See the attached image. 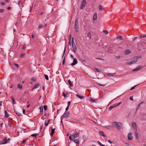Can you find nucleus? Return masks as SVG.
<instances>
[{"label":"nucleus","instance_id":"cd10ccee","mask_svg":"<svg viewBox=\"0 0 146 146\" xmlns=\"http://www.w3.org/2000/svg\"><path fill=\"white\" fill-rule=\"evenodd\" d=\"M117 38H119L120 40H122L123 39L122 37L119 35H117Z\"/></svg>","mask_w":146,"mask_h":146},{"label":"nucleus","instance_id":"bb28decb","mask_svg":"<svg viewBox=\"0 0 146 146\" xmlns=\"http://www.w3.org/2000/svg\"><path fill=\"white\" fill-rule=\"evenodd\" d=\"M99 133L100 135L105 136V135L104 134L103 132L102 131H100Z\"/></svg>","mask_w":146,"mask_h":146},{"label":"nucleus","instance_id":"dca6fc26","mask_svg":"<svg viewBox=\"0 0 146 146\" xmlns=\"http://www.w3.org/2000/svg\"><path fill=\"white\" fill-rule=\"evenodd\" d=\"M144 102H141L137 106V108L136 109V112H137V111L138 110V109H139V107L140 106H141V105L142 104H144Z\"/></svg>","mask_w":146,"mask_h":146},{"label":"nucleus","instance_id":"1a4fd4ad","mask_svg":"<svg viewBox=\"0 0 146 146\" xmlns=\"http://www.w3.org/2000/svg\"><path fill=\"white\" fill-rule=\"evenodd\" d=\"M90 100L92 103H97L98 102L97 99H94L92 98H90Z\"/></svg>","mask_w":146,"mask_h":146},{"label":"nucleus","instance_id":"13d9d810","mask_svg":"<svg viewBox=\"0 0 146 146\" xmlns=\"http://www.w3.org/2000/svg\"><path fill=\"white\" fill-rule=\"evenodd\" d=\"M12 102H13V104H16V102L15 101V99L14 100H12Z\"/></svg>","mask_w":146,"mask_h":146},{"label":"nucleus","instance_id":"58836bf2","mask_svg":"<svg viewBox=\"0 0 146 146\" xmlns=\"http://www.w3.org/2000/svg\"><path fill=\"white\" fill-rule=\"evenodd\" d=\"M44 111L46 110L47 109V106L46 105H44L43 106Z\"/></svg>","mask_w":146,"mask_h":146},{"label":"nucleus","instance_id":"864d4df0","mask_svg":"<svg viewBox=\"0 0 146 146\" xmlns=\"http://www.w3.org/2000/svg\"><path fill=\"white\" fill-rule=\"evenodd\" d=\"M26 48V45H25V44L23 46L22 49H23L24 50V49H25Z\"/></svg>","mask_w":146,"mask_h":146},{"label":"nucleus","instance_id":"680f3d73","mask_svg":"<svg viewBox=\"0 0 146 146\" xmlns=\"http://www.w3.org/2000/svg\"><path fill=\"white\" fill-rule=\"evenodd\" d=\"M31 80L32 82H35V81L36 80L34 78H33L31 79Z\"/></svg>","mask_w":146,"mask_h":146},{"label":"nucleus","instance_id":"052dcab7","mask_svg":"<svg viewBox=\"0 0 146 146\" xmlns=\"http://www.w3.org/2000/svg\"><path fill=\"white\" fill-rule=\"evenodd\" d=\"M1 4L3 5H5V3L3 2H1Z\"/></svg>","mask_w":146,"mask_h":146},{"label":"nucleus","instance_id":"c03bdc74","mask_svg":"<svg viewBox=\"0 0 146 146\" xmlns=\"http://www.w3.org/2000/svg\"><path fill=\"white\" fill-rule=\"evenodd\" d=\"M55 128H54V129L52 128V130H51V133H54V131H55Z\"/></svg>","mask_w":146,"mask_h":146},{"label":"nucleus","instance_id":"2f4dec72","mask_svg":"<svg viewBox=\"0 0 146 146\" xmlns=\"http://www.w3.org/2000/svg\"><path fill=\"white\" fill-rule=\"evenodd\" d=\"M87 36L89 38V39H90L91 38V35L90 33L89 32L87 34Z\"/></svg>","mask_w":146,"mask_h":146},{"label":"nucleus","instance_id":"bf43d9fd","mask_svg":"<svg viewBox=\"0 0 146 146\" xmlns=\"http://www.w3.org/2000/svg\"><path fill=\"white\" fill-rule=\"evenodd\" d=\"M8 125L10 127H11V123H10V122L9 121L8 123Z\"/></svg>","mask_w":146,"mask_h":146},{"label":"nucleus","instance_id":"c756f323","mask_svg":"<svg viewBox=\"0 0 146 146\" xmlns=\"http://www.w3.org/2000/svg\"><path fill=\"white\" fill-rule=\"evenodd\" d=\"M135 138L136 139H138V134L137 132H135Z\"/></svg>","mask_w":146,"mask_h":146},{"label":"nucleus","instance_id":"72a5a7b5","mask_svg":"<svg viewBox=\"0 0 146 146\" xmlns=\"http://www.w3.org/2000/svg\"><path fill=\"white\" fill-rule=\"evenodd\" d=\"M115 74H110V73H108V74H107V75L109 76H113Z\"/></svg>","mask_w":146,"mask_h":146},{"label":"nucleus","instance_id":"393cba45","mask_svg":"<svg viewBox=\"0 0 146 146\" xmlns=\"http://www.w3.org/2000/svg\"><path fill=\"white\" fill-rule=\"evenodd\" d=\"M74 142L77 144V145H79V141L78 140V139H75L74 140Z\"/></svg>","mask_w":146,"mask_h":146},{"label":"nucleus","instance_id":"7c9ffc66","mask_svg":"<svg viewBox=\"0 0 146 146\" xmlns=\"http://www.w3.org/2000/svg\"><path fill=\"white\" fill-rule=\"evenodd\" d=\"M39 108L40 109V113L42 112L43 110L42 107V106H40L39 107Z\"/></svg>","mask_w":146,"mask_h":146},{"label":"nucleus","instance_id":"f8f14e48","mask_svg":"<svg viewBox=\"0 0 146 146\" xmlns=\"http://www.w3.org/2000/svg\"><path fill=\"white\" fill-rule=\"evenodd\" d=\"M141 67V66H137L135 69L133 70V71L134 72L139 70Z\"/></svg>","mask_w":146,"mask_h":146},{"label":"nucleus","instance_id":"c85d7f7f","mask_svg":"<svg viewBox=\"0 0 146 146\" xmlns=\"http://www.w3.org/2000/svg\"><path fill=\"white\" fill-rule=\"evenodd\" d=\"M114 108V106H113V105H111L110 107L109 110V111H111L113 108Z\"/></svg>","mask_w":146,"mask_h":146},{"label":"nucleus","instance_id":"f704fd0d","mask_svg":"<svg viewBox=\"0 0 146 146\" xmlns=\"http://www.w3.org/2000/svg\"><path fill=\"white\" fill-rule=\"evenodd\" d=\"M97 143L98 144L100 145V146H105V145H103L99 141H97Z\"/></svg>","mask_w":146,"mask_h":146},{"label":"nucleus","instance_id":"2eb2a0df","mask_svg":"<svg viewBox=\"0 0 146 146\" xmlns=\"http://www.w3.org/2000/svg\"><path fill=\"white\" fill-rule=\"evenodd\" d=\"M50 120H45L44 122V125L45 126H47L48 125V123H49Z\"/></svg>","mask_w":146,"mask_h":146},{"label":"nucleus","instance_id":"774afa93","mask_svg":"<svg viewBox=\"0 0 146 146\" xmlns=\"http://www.w3.org/2000/svg\"><path fill=\"white\" fill-rule=\"evenodd\" d=\"M11 9V7H8L7 8V10H10Z\"/></svg>","mask_w":146,"mask_h":146},{"label":"nucleus","instance_id":"aec40b11","mask_svg":"<svg viewBox=\"0 0 146 146\" xmlns=\"http://www.w3.org/2000/svg\"><path fill=\"white\" fill-rule=\"evenodd\" d=\"M98 8L99 10L101 11H102L103 10V7L101 5H99L98 6Z\"/></svg>","mask_w":146,"mask_h":146},{"label":"nucleus","instance_id":"5fc2aeb1","mask_svg":"<svg viewBox=\"0 0 146 146\" xmlns=\"http://www.w3.org/2000/svg\"><path fill=\"white\" fill-rule=\"evenodd\" d=\"M27 139H25L23 140V141L22 142V143L23 144L25 143V142H26V141L27 140Z\"/></svg>","mask_w":146,"mask_h":146},{"label":"nucleus","instance_id":"9d476101","mask_svg":"<svg viewBox=\"0 0 146 146\" xmlns=\"http://www.w3.org/2000/svg\"><path fill=\"white\" fill-rule=\"evenodd\" d=\"M72 46V47L73 48L72 50V51L75 53L77 50L76 45L75 44H74Z\"/></svg>","mask_w":146,"mask_h":146},{"label":"nucleus","instance_id":"e2e57ef3","mask_svg":"<svg viewBox=\"0 0 146 146\" xmlns=\"http://www.w3.org/2000/svg\"><path fill=\"white\" fill-rule=\"evenodd\" d=\"M35 36V35L34 34H33L31 36L32 38H34Z\"/></svg>","mask_w":146,"mask_h":146},{"label":"nucleus","instance_id":"7ed1b4c3","mask_svg":"<svg viewBox=\"0 0 146 146\" xmlns=\"http://www.w3.org/2000/svg\"><path fill=\"white\" fill-rule=\"evenodd\" d=\"M10 138H9L7 140H6V141H5L4 139L1 140L0 141V143L1 144H5L7 143H9V141L10 140Z\"/></svg>","mask_w":146,"mask_h":146},{"label":"nucleus","instance_id":"9b49d317","mask_svg":"<svg viewBox=\"0 0 146 146\" xmlns=\"http://www.w3.org/2000/svg\"><path fill=\"white\" fill-rule=\"evenodd\" d=\"M132 126L133 128L136 131H137L136 124L135 122H133L132 123Z\"/></svg>","mask_w":146,"mask_h":146},{"label":"nucleus","instance_id":"8fccbe9b","mask_svg":"<svg viewBox=\"0 0 146 146\" xmlns=\"http://www.w3.org/2000/svg\"><path fill=\"white\" fill-rule=\"evenodd\" d=\"M146 36H145L144 35H142L140 36L139 38H142L143 37H145Z\"/></svg>","mask_w":146,"mask_h":146},{"label":"nucleus","instance_id":"a878e982","mask_svg":"<svg viewBox=\"0 0 146 146\" xmlns=\"http://www.w3.org/2000/svg\"><path fill=\"white\" fill-rule=\"evenodd\" d=\"M4 116L6 118L8 117L9 116V115L6 110L5 111V114Z\"/></svg>","mask_w":146,"mask_h":146},{"label":"nucleus","instance_id":"5701e85b","mask_svg":"<svg viewBox=\"0 0 146 146\" xmlns=\"http://www.w3.org/2000/svg\"><path fill=\"white\" fill-rule=\"evenodd\" d=\"M131 52L129 50L127 49L126 50L125 52V54H128Z\"/></svg>","mask_w":146,"mask_h":146},{"label":"nucleus","instance_id":"4d7b16f0","mask_svg":"<svg viewBox=\"0 0 146 146\" xmlns=\"http://www.w3.org/2000/svg\"><path fill=\"white\" fill-rule=\"evenodd\" d=\"M137 38V37H133L132 38V40L133 41H134L135 39H136Z\"/></svg>","mask_w":146,"mask_h":146},{"label":"nucleus","instance_id":"4468645a","mask_svg":"<svg viewBox=\"0 0 146 146\" xmlns=\"http://www.w3.org/2000/svg\"><path fill=\"white\" fill-rule=\"evenodd\" d=\"M97 13H96L94 15L93 17V20H95L97 19Z\"/></svg>","mask_w":146,"mask_h":146},{"label":"nucleus","instance_id":"f3484780","mask_svg":"<svg viewBox=\"0 0 146 146\" xmlns=\"http://www.w3.org/2000/svg\"><path fill=\"white\" fill-rule=\"evenodd\" d=\"M73 135V136L74 137V138H75L79 136V133H78V132H76L74 133Z\"/></svg>","mask_w":146,"mask_h":146},{"label":"nucleus","instance_id":"473e14b6","mask_svg":"<svg viewBox=\"0 0 146 146\" xmlns=\"http://www.w3.org/2000/svg\"><path fill=\"white\" fill-rule=\"evenodd\" d=\"M38 135V134L37 133H34V134H32L31 135V136L36 137Z\"/></svg>","mask_w":146,"mask_h":146},{"label":"nucleus","instance_id":"6ab92c4d","mask_svg":"<svg viewBox=\"0 0 146 146\" xmlns=\"http://www.w3.org/2000/svg\"><path fill=\"white\" fill-rule=\"evenodd\" d=\"M121 104V102H119V103H116V104H113V106H114V108L116 107H117V106H119V105Z\"/></svg>","mask_w":146,"mask_h":146},{"label":"nucleus","instance_id":"412c9836","mask_svg":"<svg viewBox=\"0 0 146 146\" xmlns=\"http://www.w3.org/2000/svg\"><path fill=\"white\" fill-rule=\"evenodd\" d=\"M76 95L77 97H78V98H80L81 99H83L84 98L83 96H80L79 94H76Z\"/></svg>","mask_w":146,"mask_h":146},{"label":"nucleus","instance_id":"f257e3e1","mask_svg":"<svg viewBox=\"0 0 146 146\" xmlns=\"http://www.w3.org/2000/svg\"><path fill=\"white\" fill-rule=\"evenodd\" d=\"M112 126L113 127H116L118 130H119L122 128L123 124L122 123L120 122L114 121L112 123Z\"/></svg>","mask_w":146,"mask_h":146},{"label":"nucleus","instance_id":"603ef678","mask_svg":"<svg viewBox=\"0 0 146 146\" xmlns=\"http://www.w3.org/2000/svg\"><path fill=\"white\" fill-rule=\"evenodd\" d=\"M65 57H64V59H63L62 61V64L63 65H64V64L65 62Z\"/></svg>","mask_w":146,"mask_h":146},{"label":"nucleus","instance_id":"69168bd1","mask_svg":"<svg viewBox=\"0 0 146 146\" xmlns=\"http://www.w3.org/2000/svg\"><path fill=\"white\" fill-rule=\"evenodd\" d=\"M25 110H24V109H23V113L24 114H25Z\"/></svg>","mask_w":146,"mask_h":146},{"label":"nucleus","instance_id":"0e129e2a","mask_svg":"<svg viewBox=\"0 0 146 146\" xmlns=\"http://www.w3.org/2000/svg\"><path fill=\"white\" fill-rule=\"evenodd\" d=\"M69 106H67V107L66 108V111H67V110H68V109H69Z\"/></svg>","mask_w":146,"mask_h":146},{"label":"nucleus","instance_id":"4be33fe9","mask_svg":"<svg viewBox=\"0 0 146 146\" xmlns=\"http://www.w3.org/2000/svg\"><path fill=\"white\" fill-rule=\"evenodd\" d=\"M68 82L69 85L71 87H72L73 86V85L72 83V82H71L70 80H68Z\"/></svg>","mask_w":146,"mask_h":146},{"label":"nucleus","instance_id":"de8ad7c7","mask_svg":"<svg viewBox=\"0 0 146 146\" xmlns=\"http://www.w3.org/2000/svg\"><path fill=\"white\" fill-rule=\"evenodd\" d=\"M16 114L18 115V116H21V114L20 113L18 112H16Z\"/></svg>","mask_w":146,"mask_h":146},{"label":"nucleus","instance_id":"6e6d98bb","mask_svg":"<svg viewBox=\"0 0 146 146\" xmlns=\"http://www.w3.org/2000/svg\"><path fill=\"white\" fill-rule=\"evenodd\" d=\"M70 103H70V101L68 102V106H69L70 105Z\"/></svg>","mask_w":146,"mask_h":146},{"label":"nucleus","instance_id":"338daca9","mask_svg":"<svg viewBox=\"0 0 146 146\" xmlns=\"http://www.w3.org/2000/svg\"><path fill=\"white\" fill-rule=\"evenodd\" d=\"M66 94H64V93H63V96L64 97H66Z\"/></svg>","mask_w":146,"mask_h":146},{"label":"nucleus","instance_id":"e433bc0d","mask_svg":"<svg viewBox=\"0 0 146 146\" xmlns=\"http://www.w3.org/2000/svg\"><path fill=\"white\" fill-rule=\"evenodd\" d=\"M94 69L96 70L97 72H101V69H98L97 68H95Z\"/></svg>","mask_w":146,"mask_h":146},{"label":"nucleus","instance_id":"f03ea898","mask_svg":"<svg viewBox=\"0 0 146 146\" xmlns=\"http://www.w3.org/2000/svg\"><path fill=\"white\" fill-rule=\"evenodd\" d=\"M75 29L76 30V32H78V31L79 28L78 23V20L76 19V20L75 23Z\"/></svg>","mask_w":146,"mask_h":146},{"label":"nucleus","instance_id":"6e6552de","mask_svg":"<svg viewBox=\"0 0 146 146\" xmlns=\"http://www.w3.org/2000/svg\"><path fill=\"white\" fill-rule=\"evenodd\" d=\"M137 61V60H131L130 62H127L126 63L127 64H134V63H136Z\"/></svg>","mask_w":146,"mask_h":146},{"label":"nucleus","instance_id":"39448f33","mask_svg":"<svg viewBox=\"0 0 146 146\" xmlns=\"http://www.w3.org/2000/svg\"><path fill=\"white\" fill-rule=\"evenodd\" d=\"M86 0H83V1L81 3V6L80 8L81 9H82L85 7L86 3Z\"/></svg>","mask_w":146,"mask_h":146},{"label":"nucleus","instance_id":"a18cd8bd","mask_svg":"<svg viewBox=\"0 0 146 146\" xmlns=\"http://www.w3.org/2000/svg\"><path fill=\"white\" fill-rule=\"evenodd\" d=\"M137 86V85H135V86H134L133 87H132L130 89V90H133Z\"/></svg>","mask_w":146,"mask_h":146},{"label":"nucleus","instance_id":"423d86ee","mask_svg":"<svg viewBox=\"0 0 146 146\" xmlns=\"http://www.w3.org/2000/svg\"><path fill=\"white\" fill-rule=\"evenodd\" d=\"M78 62V61L76 58H74L73 60V62L71 64V65L72 66H74L77 64Z\"/></svg>","mask_w":146,"mask_h":146},{"label":"nucleus","instance_id":"37998d69","mask_svg":"<svg viewBox=\"0 0 146 146\" xmlns=\"http://www.w3.org/2000/svg\"><path fill=\"white\" fill-rule=\"evenodd\" d=\"M14 65H15V66H16V67H17V68H19V65L17 64H16V63H14Z\"/></svg>","mask_w":146,"mask_h":146},{"label":"nucleus","instance_id":"b1692460","mask_svg":"<svg viewBox=\"0 0 146 146\" xmlns=\"http://www.w3.org/2000/svg\"><path fill=\"white\" fill-rule=\"evenodd\" d=\"M17 88L21 90L22 88V86L20 84H19L17 85Z\"/></svg>","mask_w":146,"mask_h":146},{"label":"nucleus","instance_id":"c9c22d12","mask_svg":"<svg viewBox=\"0 0 146 146\" xmlns=\"http://www.w3.org/2000/svg\"><path fill=\"white\" fill-rule=\"evenodd\" d=\"M25 53H23L21 54L20 55V58H22L24 57V56L25 55Z\"/></svg>","mask_w":146,"mask_h":146},{"label":"nucleus","instance_id":"79ce46f5","mask_svg":"<svg viewBox=\"0 0 146 146\" xmlns=\"http://www.w3.org/2000/svg\"><path fill=\"white\" fill-rule=\"evenodd\" d=\"M74 45L75 44L74 43V38L73 37L72 38V45H74Z\"/></svg>","mask_w":146,"mask_h":146},{"label":"nucleus","instance_id":"a19ab883","mask_svg":"<svg viewBox=\"0 0 146 146\" xmlns=\"http://www.w3.org/2000/svg\"><path fill=\"white\" fill-rule=\"evenodd\" d=\"M103 32L106 35H107L108 33V32L106 30H104Z\"/></svg>","mask_w":146,"mask_h":146},{"label":"nucleus","instance_id":"a211bd4d","mask_svg":"<svg viewBox=\"0 0 146 146\" xmlns=\"http://www.w3.org/2000/svg\"><path fill=\"white\" fill-rule=\"evenodd\" d=\"M75 138L73 135H71L69 137V139L70 140H73Z\"/></svg>","mask_w":146,"mask_h":146},{"label":"nucleus","instance_id":"20e7f679","mask_svg":"<svg viewBox=\"0 0 146 146\" xmlns=\"http://www.w3.org/2000/svg\"><path fill=\"white\" fill-rule=\"evenodd\" d=\"M70 112L69 111H67L64 113L63 115L62 116V117L63 118H66L68 117L70 115Z\"/></svg>","mask_w":146,"mask_h":146},{"label":"nucleus","instance_id":"49530a36","mask_svg":"<svg viewBox=\"0 0 146 146\" xmlns=\"http://www.w3.org/2000/svg\"><path fill=\"white\" fill-rule=\"evenodd\" d=\"M98 84V85H99V86H105L106 85L105 84H99V83H97Z\"/></svg>","mask_w":146,"mask_h":146},{"label":"nucleus","instance_id":"4c0bfd02","mask_svg":"<svg viewBox=\"0 0 146 146\" xmlns=\"http://www.w3.org/2000/svg\"><path fill=\"white\" fill-rule=\"evenodd\" d=\"M44 76L46 80H48V77L47 75L44 74Z\"/></svg>","mask_w":146,"mask_h":146},{"label":"nucleus","instance_id":"3c124183","mask_svg":"<svg viewBox=\"0 0 146 146\" xmlns=\"http://www.w3.org/2000/svg\"><path fill=\"white\" fill-rule=\"evenodd\" d=\"M129 100H131L133 101V97L132 96H130L129 97Z\"/></svg>","mask_w":146,"mask_h":146},{"label":"nucleus","instance_id":"ea45409f","mask_svg":"<svg viewBox=\"0 0 146 146\" xmlns=\"http://www.w3.org/2000/svg\"><path fill=\"white\" fill-rule=\"evenodd\" d=\"M141 57V56H135L134 57V59H137L138 58H140Z\"/></svg>","mask_w":146,"mask_h":146},{"label":"nucleus","instance_id":"09e8293b","mask_svg":"<svg viewBox=\"0 0 146 146\" xmlns=\"http://www.w3.org/2000/svg\"><path fill=\"white\" fill-rule=\"evenodd\" d=\"M43 26L42 25H40L38 27V28L39 29H40L43 27Z\"/></svg>","mask_w":146,"mask_h":146},{"label":"nucleus","instance_id":"ddd939ff","mask_svg":"<svg viewBox=\"0 0 146 146\" xmlns=\"http://www.w3.org/2000/svg\"><path fill=\"white\" fill-rule=\"evenodd\" d=\"M40 85V84L39 83H38L36 84L33 88L32 89H34L36 88H37Z\"/></svg>","mask_w":146,"mask_h":146},{"label":"nucleus","instance_id":"0eeeda50","mask_svg":"<svg viewBox=\"0 0 146 146\" xmlns=\"http://www.w3.org/2000/svg\"><path fill=\"white\" fill-rule=\"evenodd\" d=\"M132 133L131 132H130L127 135L128 139L129 140H132L133 139V137L132 136Z\"/></svg>","mask_w":146,"mask_h":146}]
</instances>
